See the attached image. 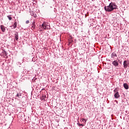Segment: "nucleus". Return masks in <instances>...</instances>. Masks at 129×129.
<instances>
[{"instance_id": "1", "label": "nucleus", "mask_w": 129, "mask_h": 129, "mask_svg": "<svg viewBox=\"0 0 129 129\" xmlns=\"http://www.w3.org/2000/svg\"><path fill=\"white\" fill-rule=\"evenodd\" d=\"M117 9V6L115 3L111 2L109 6H105L104 10L106 12H112L114 10Z\"/></svg>"}, {"instance_id": "2", "label": "nucleus", "mask_w": 129, "mask_h": 129, "mask_svg": "<svg viewBox=\"0 0 129 129\" xmlns=\"http://www.w3.org/2000/svg\"><path fill=\"white\" fill-rule=\"evenodd\" d=\"M129 62L127 60H124L123 63V68L126 69L127 66H128Z\"/></svg>"}, {"instance_id": "3", "label": "nucleus", "mask_w": 129, "mask_h": 129, "mask_svg": "<svg viewBox=\"0 0 129 129\" xmlns=\"http://www.w3.org/2000/svg\"><path fill=\"white\" fill-rule=\"evenodd\" d=\"M112 64L114 67H117V66H118V61H117V60H114L112 61Z\"/></svg>"}, {"instance_id": "4", "label": "nucleus", "mask_w": 129, "mask_h": 129, "mask_svg": "<svg viewBox=\"0 0 129 129\" xmlns=\"http://www.w3.org/2000/svg\"><path fill=\"white\" fill-rule=\"evenodd\" d=\"M41 26L42 28H43L44 30H47V27H48V25H47L46 22H43Z\"/></svg>"}, {"instance_id": "5", "label": "nucleus", "mask_w": 129, "mask_h": 129, "mask_svg": "<svg viewBox=\"0 0 129 129\" xmlns=\"http://www.w3.org/2000/svg\"><path fill=\"white\" fill-rule=\"evenodd\" d=\"M14 41H15V40L16 41H18V40H19V33H18V32H16L15 35H14Z\"/></svg>"}, {"instance_id": "6", "label": "nucleus", "mask_w": 129, "mask_h": 129, "mask_svg": "<svg viewBox=\"0 0 129 129\" xmlns=\"http://www.w3.org/2000/svg\"><path fill=\"white\" fill-rule=\"evenodd\" d=\"M0 27L2 32H3V33H5L6 32V29H7V27H5V26L4 25H1Z\"/></svg>"}, {"instance_id": "7", "label": "nucleus", "mask_w": 129, "mask_h": 129, "mask_svg": "<svg viewBox=\"0 0 129 129\" xmlns=\"http://www.w3.org/2000/svg\"><path fill=\"white\" fill-rule=\"evenodd\" d=\"M35 20H33L32 22V28L33 29H36V24H35Z\"/></svg>"}, {"instance_id": "8", "label": "nucleus", "mask_w": 129, "mask_h": 129, "mask_svg": "<svg viewBox=\"0 0 129 129\" xmlns=\"http://www.w3.org/2000/svg\"><path fill=\"white\" fill-rule=\"evenodd\" d=\"M1 55H2V56H4V57H6L8 55V54L7 53V51H6L5 50H3L2 53H1Z\"/></svg>"}, {"instance_id": "9", "label": "nucleus", "mask_w": 129, "mask_h": 129, "mask_svg": "<svg viewBox=\"0 0 129 129\" xmlns=\"http://www.w3.org/2000/svg\"><path fill=\"white\" fill-rule=\"evenodd\" d=\"M17 25H18V23H17V22H16V21H15V22H14V24H13V26H11V28H12V27H13V28H12V29H16V28H17Z\"/></svg>"}, {"instance_id": "10", "label": "nucleus", "mask_w": 129, "mask_h": 129, "mask_svg": "<svg viewBox=\"0 0 129 129\" xmlns=\"http://www.w3.org/2000/svg\"><path fill=\"white\" fill-rule=\"evenodd\" d=\"M114 96L115 98H118V97H119V96H120L119 95L118 92H116L115 93V94L114 95Z\"/></svg>"}, {"instance_id": "11", "label": "nucleus", "mask_w": 129, "mask_h": 129, "mask_svg": "<svg viewBox=\"0 0 129 129\" xmlns=\"http://www.w3.org/2000/svg\"><path fill=\"white\" fill-rule=\"evenodd\" d=\"M115 57H117V55L115 52H113L111 53V58H115Z\"/></svg>"}, {"instance_id": "12", "label": "nucleus", "mask_w": 129, "mask_h": 129, "mask_svg": "<svg viewBox=\"0 0 129 129\" xmlns=\"http://www.w3.org/2000/svg\"><path fill=\"white\" fill-rule=\"evenodd\" d=\"M123 86L124 87V88H125V89H128L129 87H128V85H127V84L126 83H124L123 85Z\"/></svg>"}, {"instance_id": "13", "label": "nucleus", "mask_w": 129, "mask_h": 129, "mask_svg": "<svg viewBox=\"0 0 129 129\" xmlns=\"http://www.w3.org/2000/svg\"><path fill=\"white\" fill-rule=\"evenodd\" d=\"M7 18H8V19H9V20H10V21H12V17H11V16H7Z\"/></svg>"}, {"instance_id": "14", "label": "nucleus", "mask_w": 129, "mask_h": 129, "mask_svg": "<svg viewBox=\"0 0 129 129\" xmlns=\"http://www.w3.org/2000/svg\"><path fill=\"white\" fill-rule=\"evenodd\" d=\"M82 121H83V122H85V123H86V119H85V118H82Z\"/></svg>"}, {"instance_id": "15", "label": "nucleus", "mask_w": 129, "mask_h": 129, "mask_svg": "<svg viewBox=\"0 0 129 129\" xmlns=\"http://www.w3.org/2000/svg\"><path fill=\"white\" fill-rule=\"evenodd\" d=\"M16 96L20 98V96H21V94L17 93L16 95Z\"/></svg>"}, {"instance_id": "16", "label": "nucleus", "mask_w": 129, "mask_h": 129, "mask_svg": "<svg viewBox=\"0 0 129 129\" xmlns=\"http://www.w3.org/2000/svg\"><path fill=\"white\" fill-rule=\"evenodd\" d=\"M78 125L82 126H84V124H80V123H78Z\"/></svg>"}, {"instance_id": "17", "label": "nucleus", "mask_w": 129, "mask_h": 129, "mask_svg": "<svg viewBox=\"0 0 129 129\" xmlns=\"http://www.w3.org/2000/svg\"><path fill=\"white\" fill-rule=\"evenodd\" d=\"M113 92L115 93H116V92H117V90L116 89V88H115Z\"/></svg>"}, {"instance_id": "18", "label": "nucleus", "mask_w": 129, "mask_h": 129, "mask_svg": "<svg viewBox=\"0 0 129 129\" xmlns=\"http://www.w3.org/2000/svg\"><path fill=\"white\" fill-rule=\"evenodd\" d=\"M29 23H30V21L29 20L26 21V24H29Z\"/></svg>"}, {"instance_id": "19", "label": "nucleus", "mask_w": 129, "mask_h": 129, "mask_svg": "<svg viewBox=\"0 0 129 129\" xmlns=\"http://www.w3.org/2000/svg\"><path fill=\"white\" fill-rule=\"evenodd\" d=\"M43 99H44V98H46V96H43Z\"/></svg>"}, {"instance_id": "20", "label": "nucleus", "mask_w": 129, "mask_h": 129, "mask_svg": "<svg viewBox=\"0 0 129 129\" xmlns=\"http://www.w3.org/2000/svg\"><path fill=\"white\" fill-rule=\"evenodd\" d=\"M116 103H117V101H116Z\"/></svg>"}]
</instances>
